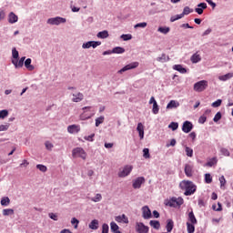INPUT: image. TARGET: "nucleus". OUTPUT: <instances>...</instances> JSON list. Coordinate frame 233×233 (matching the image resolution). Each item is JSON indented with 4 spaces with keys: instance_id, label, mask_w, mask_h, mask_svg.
<instances>
[{
    "instance_id": "nucleus-47",
    "label": "nucleus",
    "mask_w": 233,
    "mask_h": 233,
    "mask_svg": "<svg viewBox=\"0 0 233 233\" xmlns=\"http://www.w3.org/2000/svg\"><path fill=\"white\" fill-rule=\"evenodd\" d=\"M205 183L209 185V183H212V176H210V173L205 174Z\"/></svg>"
},
{
    "instance_id": "nucleus-54",
    "label": "nucleus",
    "mask_w": 233,
    "mask_h": 233,
    "mask_svg": "<svg viewBox=\"0 0 233 233\" xmlns=\"http://www.w3.org/2000/svg\"><path fill=\"white\" fill-rule=\"evenodd\" d=\"M152 112L155 115L159 114V106L157 104H153V108H152Z\"/></svg>"
},
{
    "instance_id": "nucleus-26",
    "label": "nucleus",
    "mask_w": 233,
    "mask_h": 233,
    "mask_svg": "<svg viewBox=\"0 0 233 233\" xmlns=\"http://www.w3.org/2000/svg\"><path fill=\"white\" fill-rule=\"evenodd\" d=\"M173 70H177L179 74H187V68L183 67L181 65H174Z\"/></svg>"
},
{
    "instance_id": "nucleus-16",
    "label": "nucleus",
    "mask_w": 233,
    "mask_h": 233,
    "mask_svg": "<svg viewBox=\"0 0 233 233\" xmlns=\"http://www.w3.org/2000/svg\"><path fill=\"white\" fill-rule=\"evenodd\" d=\"M115 221H116V223H125L126 225H128V217H127L125 214H122L115 217Z\"/></svg>"
},
{
    "instance_id": "nucleus-52",
    "label": "nucleus",
    "mask_w": 233,
    "mask_h": 233,
    "mask_svg": "<svg viewBox=\"0 0 233 233\" xmlns=\"http://www.w3.org/2000/svg\"><path fill=\"white\" fill-rule=\"evenodd\" d=\"M219 182H220V188H223V187H225V185H227V179H225V176H221L218 178Z\"/></svg>"
},
{
    "instance_id": "nucleus-56",
    "label": "nucleus",
    "mask_w": 233,
    "mask_h": 233,
    "mask_svg": "<svg viewBox=\"0 0 233 233\" xmlns=\"http://www.w3.org/2000/svg\"><path fill=\"white\" fill-rule=\"evenodd\" d=\"M147 22L138 23L134 25V28H147Z\"/></svg>"
},
{
    "instance_id": "nucleus-59",
    "label": "nucleus",
    "mask_w": 233,
    "mask_h": 233,
    "mask_svg": "<svg viewBox=\"0 0 233 233\" xmlns=\"http://www.w3.org/2000/svg\"><path fill=\"white\" fill-rule=\"evenodd\" d=\"M220 119H221V112H218L215 115L213 121H214V123H218V121H219Z\"/></svg>"
},
{
    "instance_id": "nucleus-49",
    "label": "nucleus",
    "mask_w": 233,
    "mask_h": 233,
    "mask_svg": "<svg viewBox=\"0 0 233 233\" xmlns=\"http://www.w3.org/2000/svg\"><path fill=\"white\" fill-rule=\"evenodd\" d=\"M192 12H194L193 9H190V7L186 6V7H184L182 14L184 15H188V14H192Z\"/></svg>"
},
{
    "instance_id": "nucleus-63",
    "label": "nucleus",
    "mask_w": 233,
    "mask_h": 233,
    "mask_svg": "<svg viewBox=\"0 0 233 233\" xmlns=\"http://www.w3.org/2000/svg\"><path fill=\"white\" fill-rule=\"evenodd\" d=\"M49 218H50V219H53V221H57V219H58L57 214H56V213H49Z\"/></svg>"
},
{
    "instance_id": "nucleus-35",
    "label": "nucleus",
    "mask_w": 233,
    "mask_h": 233,
    "mask_svg": "<svg viewBox=\"0 0 233 233\" xmlns=\"http://www.w3.org/2000/svg\"><path fill=\"white\" fill-rule=\"evenodd\" d=\"M157 32H160V34H164V35H167V34H168V32H170V27L160 26V27H158Z\"/></svg>"
},
{
    "instance_id": "nucleus-5",
    "label": "nucleus",
    "mask_w": 233,
    "mask_h": 233,
    "mask_svg": "<svg viewBox=\"0 0 233 233\" xmlns=\"http://www.w3.org/2000/svg\"><path fill=\"white\" fill-rule=\"evenodd\" d=\"M208 86V81L207 80H201L194 84V90L195 92H203L207 90Z\"/></svg>"
},
{
    "instance_id": "nucleus-62",
    "label": "nucleus",
    "mask_w": 233,
    "mask_h": 233,
    "mask_svg": "<svg viewBox=\"0 0 233 233\" xmlns=\"http://www.w3.org/2000/svg\"><path fill=\"white\" fill-rule=\"evenodd\" d=\"M109 227H108V224H103L102 225V233H108V230H109Z\"/></svg>"
},
{
    "instance_id": "nucleus-34",
    "label": "nucleus",
    "mask_w": 233,
    "mask_h": 233,
    "mask_svg": "<svg viewBox=\"0 0 233 233\" xmlns=\"http://www.w3.org/2000/svg\"><path fill=\"white\" fill-rule=\"evenodd\" d=\"M0 203L2 207H8V205H10V198L8 197L2 198Z\"/></svg>"
},
{
    "instance_id": "nucleus-23",
    "label": "nucleus",
    "mask_w": 233,
    "mask_h": 233,
    "mask_svg": "<svg viewBox=\"0 0 233 233\" xmlns=\"http://www.w3.org/2000/svg\"><path fill=\"white\" fill-rule=\"evenodd\" d=\"M89 228H91V230H97V228H99V220L97 219H93L89 225H88Z\"/></svg>"
},
{
    "instance_id": "nucleus-30",
    "label": "nucleus",
    "mask_w": 233,
    "mask_h": 233,
    "mask_svg": "<svg viewBox=\"0 0 233 233\" xmlns=\"http://www.w3.org/2000/svg\"><path fill=\"white\" fill-rule=\"evenodd\" d=\"M149 225L150 227H153V228H156V230H159L161 228V224L158 220H150Z\"/></svg>"
},
{
    "instance_id": "nucleus-32",
    "label": "nucleus",
    "mask_w": 233,
    "mask_h": 233,
    "mask_svg": "<svg viewBox=\"0 0 233 233\" xmlns=\"http://www.w3.org/2000/svg\"><path fill=\"white\" fill-rule=\"evenodd\" d=\"M108 32L106 30L98 32L96 35V37H98V39H106V37H108Z\"/></svg>"
},
{
    "instance_id": "nucleus-3",
    "label": "nucleus",
    "mask_w": 233,
    "mask_h": 233,
    "mask_svg": "<svg viewBox=\"0 0 233 233\" xmlns=\"http://www.w3.org/2000/svg\"><path fill=\"white\" fill-rule=\"evenodd\" d=\"M183 203H185V200L183 199V198L173 197L168 200L167 205V207H171L173 208H177V207H181V205H183Z\"/></svg>"
},
{
    "instance_id": "nucleus-15",
    "label": "nucleus",
    "mask_w": 233,
    "mask_h": 233,
    "mask_svg": "<svg viewBox=\"0 0 233 233\" xmlns=\"http://www.w3.org/2000/svg\"><path fill=\"white\" fill-rule=\"evenodd\" d=\"M72 96H73V98H72L73 103H81V101L85 99V96L81 92L73 93Z\"/></svg>"
},
{
    "instance_id": "nucleus-43",
    "label": "nucleus",
    "mask_w": 233,
    "mask_h": 233,
    "mask_svg": "<svg viewBox=\"0 0 233 233\" xmlns=\"http://www.w3.org/2000/svg\"><path fill=\"white\" fill-rule=\"evenodd\" d=\"M110 228H111V232H116L119 230V226H117L116 222L112 221L110 223Z\"/></svg>"
},
{
    "instance_id": "nucleus-7",
    "label": "nucleus",
    "mask_w": 233,
    "mask_h": 233,
    "mask_svg": "<svg viewBox=\"0 0 233 233\" xmlns=\"http://www.w3.org/2000/svg\"><path fill=\"white\" fill-rule=\"evenodd\" d=\"M73 157H81V159H86V152L83 147H76L72 151Z\"/></svg>"
},
{
    "instance_id": "nucleus-25",
    "label": "nucleus",
    "mask_w": 233,
    "mask_h": 233,
    "mask_svg": "<svg viewBox=\"0 0 233 233\" xmlns=\"http://www.w3.org/2000/svg\"><path fill=\"white\" fill-rule=\"evenodd\" d=\"M179 106V102L176 100H171L167 105V109L170 110L172 108H177Z\"/></svg>"
},
{
    "instance_id": "nucleus-60",
    "label": "nucleus",
    "mask_w": 233,
    "mask_h": 233,
    "mask_svg": "<svg viewBox=\"0 0 233 233\" xmlns=\"http://www.w3.org/2000/svg\"><path fill=\"white\" fill-rule=\"evenodd\" d=\"M45 145H46V150H52V148H54V144H52V142L50 141H46Z\"/></svg>"
},
{
    "instance_id": "nucleus-27",
    "label": "nucleus",
    "mask_w": 233,
    "mask_h": 233,
    "mask_svg": "<svg viewBox=\"0 0 233 233\" xmlns=\"http://www.w3.org/2000/svg\"><path fill=\"white\" fill-rule=\"evenodd\" d=\"M12 65H14L15 68H23L25 63L22 60H11Z\"/></svg>"
},
{
    "instance_id": "nucleus-58",
    "label": "nucleus",
    "mask_w": 233,
    "mask_h": 233,
    "mask_svg": "<svg viewBox=\"0 0 233 233\" xmlns=\"http://www.w3.org/2000/svg\"><path fill=\"white\" fill-rule=\"evenodd\" d=\"M71 225H75L74 228H77V227L79 226V221L77 220V218H73L71 219Z\"/></svg>"
},
{
    "instance_id": "nucleus-17",
    "label": "nucleus",
    "mask_w": 233,
    "mask_h": 233,
    "mask_svg": "<svg viewBox=\"0 0 233 233\" xmlns=\"http://www.w3.org/2000/svg\"><path fill=\"white\" fill-rule=\"evenodd\" d=\"M80 130H81V127L77 125H71L67 127V132L69 134H77L78 132H80Z\"/></svg>"
},
{
    "instance_id": "nucleus-9",
    "label": "nucleus",
    "mask_w": 233,
    "mask_h": 233,
    "mask_svg": "<svg viewBox=\"0 0 233 233\" xmlns=\"http://www.w3.org/2000/svg\"><path fill=\"white\" fill-rule=\"evenodd\" d=\"M145 178L144 177H138L132 181V187L135 190L141 188L142 185H145Z\"/></svg>"
},
{
    "instance_id": "nucleus-1",
    "label": "nucleus",
    "mask_w": 233,
    "mask_h": 233,
    "mask_svg": "<svg viewBox=\"0 0 233 233\" xmlns=\"http://www.w3.org/2000/svg\"><path fill=\"white\" fill-rule=\"evenodd\" d=\"M179 188L181 190H185L184 195L186 196H192L196 194V190H198V186L194 184V182L190 180H182L179 183Z\"/></svg>"
},
{
    "instance_id": "nucleus-55",
    "label": "nucleus",
    "mask_w": 233,
    "mask_h": 233,
    "mask_svg": "<svg viewBox=\"0 0 233 233\" xmlns=\"http://www.w3.org/2000/svg\"><path fill=\"white\" fill-rule=\"evenodd\" d=\"M221 103H222V100L218 99L217 101L211 104V106H213V108H218V106H221Z\"/></svg>"
},
{
    "instance_id": "nucleus-33",
    "label": "nucleus",
    "mask_w": 233,
    "mask_h": 233,
    "mask_svg": "<svg viewBox=\"0 0 233 233\" xmlns=\"http://www.w3.org/2000/svg\"><path fill=\"white\" fill-rule=\"evenodd\" d=\"M196 224H192L190 222H187V233H194L196 231Z\"/></svg>"
},
{
    "instance_id": "nucleus-50",
    "label": "nucleus",
    "mask_w": 233,
    "mask_h": 233,
    "mask_svg": "<svg viewBox=\"0 0 233 233\" xmlns=\"http://www.w3.org/2000/svg\"><path fill=\"white\" fill-rule=\"evenodd\" d=\"M220 152H221L222 156H226L227 157H228L230 156V151H228V149H227L225 147H221Z\"/></svg>"
},
{
    "instance_id": "nucleus-41",
    "label": "nucleus",
    "mask_w": 233,
    "mask_h": 233,
    "mask_svg": "<svg viewBox=\"0 0 233 233\" xmlns=\"http://www.w3.org/2000/svg\"><path fill=\"white\" fill-rule=\"evenodd\" d=\"M218 164V158L212 157L208 162H207L206 167H214V165Z\"/></svg>"
},
{
    "instance_id": "nucleus-64",
    "label": "nucleus",
    "mask_w": 233,
    "mask_h": 233,
    "mask_svg": "<svg viewBox=\"0 0 233 233\" xmlns=\"http://www.w3.org/2000/svg\"><path fill=\"white\" fill-rule=\"evenodd\" d=\"M198 207H199L200 208H203V207H205V200L199 198V199H198Z\"/></svg>"
},
{
    "instance_id": "nucleus-2",
    "label": "nucleus",
    "mask_w": 233,
    "mask_h": 233,
    "mask_svg": "<svg viewBox=\"0 0 233 233\" xmlns=\"http://www.w3.org/2000/svg\"><path fill=\"white\" fill-rule=\"evenodd\" d=\"M83 113L80 115L81 121H86L96 116V107L94 106H84L82 107Z\"/></svg>"
},
{
    "instance_id": "nucleus-19",
    "label": "nucleus",
    "mask_w": 233,
    "mask_h": 233,
    "mask_svg": "<svg viewBox=\"0 0 233 233\" xmlns=\"http://www.w3.org/2000/svg\"><path fill=\"white\" fill-rule=\"evenodd\" d=\"M207 3H200L198 5V7L195 8V12L198 14V15H201L203 14V10H207Z\"/></svg>"
},
{
    "instance_id": "nucleus-6",
    "label": "nucleus",
    "mask_w": 233,
    "mask_h": 233,
    "mask_svg": "<svg viewBox=\"0 0 233 233\" xmlns=\"http://www.w3.org/2000/svg\"><path fill=\"white\" fill-rule=\"evenodd\" d=\"M46 23H47V25L59 26V25H63V24L66 23V18H63L61 16H56V17L47 19Z\"/></svg>"
},
{
    "instance_id": "nucleus-10",
    "label": "nucleus",
    "mask_w": 233,
    "mask_h": 233,
    "mask_svg": "<svg viewBox=\"0 0 233 233\" xmlns=\"http://www.w3.org/2000/svg\"><path fill=\"white\" fill-rule=\"evenodd\" d=\"M97 46H101V42L99 41H88L82 45V48L86 50L88 48H97Z\"/></svg>"
},
{
    "instance_id": "nucleus-18",
    "label": "nucleus",
    "mask_w": 233,
    "mask_h": 233,
    "mask_svg": "<svg viewBox=\"0 0 233 233\" xmlns=\"http://www.w3.org/2000/svg\"><path fill=\"white\" fill-rule=\"evenodd\" d=\"M137 131L138 132V136L140 139L145 138V126H143V123H138L137 127Z\"/></svg>"
},
{
    "instance_id": "nucleus-28",
    "label": "nucleus",
    "mask_w": 233,
    "mask_h": 233,
    "mask_svg": "<svg viewBox=\"0 0 233 233\" xmlns=\"http://www.w3.org/2000/svg\"><path fill=\"white\" fill-rule=\"evenodd\" d=\"M157 61H158V63H167L170 61V56H167L166 54H162L161 56L157 58Z\"/></svg>"
},
{
    "instance_id": "nucleus-39",
    "label": "nucleus",
    "mask_w": 233,
    "mask_h": 233,
    "mask_svg": "<svg viewBox=\"0 0 233 233\" xmlns=\"http://www.w3.org/2000/svg\"><path fill=\"white\" fill-rule=\"evenodd\" d=\"M12 57H13V60L19 59V51H17L15 47L12 48Z\"/></svg>"
},
{
    "instance_id": "nucleus-4",
    "label": "nucleus",
    "mask_w": 233,
    "mask_h": 233,
    "mask_svg": "<svg viewBox=\"0 0 233 233\" xmlns=\"http://www.w3.org/2000/svg\"><path fill=\"white\" fill-rule=\"evenodd\" d=\"M132 170H134V167L130 165H127L124 167L119 169L117 176L118 177H127V176H130V174L132 173Z\"/></svg>"
},
{
    "instance_id": "nucleus-37",
    "label": "nucleus",
    "mask_w": 233,
    "mask_h": 233,
    "mask_svg": "<svg viewBox=\"0 0 233 233\" xmlns=\"http://www.w3.org/2000/svg\"><path fill=\"white\" fill-rule=\"evenodd\" d=\"M113 54H125V48L121 46H116L112 49Z\"/></svg>"
},
{
    "instance_id": "nucleus-48",
    "label": "nucleus",
    "mask_w": 233,
    "mask_h": 233,
    "mask_svg": "<svg viewBox=\"0 0 233 233\" xmlns=\"http://www.w3.org/2000/svg\"><path fill=\"white\" fill-rule=\"evenodd\" d=\"M8 116V110L3 109L0 110V119H5V117Z\"/></svg>"
},
{
    "instance_id": "nucleus-12",
    "label": "nucleus",
    "mask_w": 233,
    "mask_h": 233,
    "mask_svg": "<svg viewBox=\"0 0 233 233\" xmlns=\"http://www.w3.org/2000/svg\"><path fill=\"white\" fill-rule=\"evenodd\" d=\"M142 218L144 219H150L152 218V211L148 206L142 207Z\"/></svg>"
},
{
    "instance_id": "nucleus-14",
    "label": "nucleus",
    "mask_w": 233,
    "mask_h": 233,
    "mask_svg": "<svg viewBox=\"0 0 233 233\" xmlns=\"http://www.w3.org/2000/svg\"><path fill=\"white\" fill-rule=\"evenodd\" d=\"M184 172L187 177H192V176H194V166L190 164H186Z\"/></svg>"
},
{
    "instance_id": "nucleus-24",
    "label": "nucleus",
    "mask_w": 233,
    "mask_h": 233,
    "mask_svg": "<svg viewBox=\"0 0 233 233\" xmlns=\"http://www.w3.org/2000/svg\"><path fill=\"white\" fill-rule=\"evenodd\" d=\"M25 66L27 70H29V72H32V70H34L35 67L32 65V59L31 58H27L25 59V61L24 62Z\"/></svg>"
},
{
    "instance_id": "nucleus-45",
    "label": "nucleus",
    "mask_w": 233,
    "mask_h": 233,
    "mask_svg": "<svg viewBox=\"0 0 233 233\" xmlns=\"http://www.w3.org/2000/svg\"><path fill=\"white\" fill-rule=\"evenodd\" d=\"M212 209L215 210V212H221V210H223V206L221 205V203H218V208L216 206V204H214L212 206Z\"/></svg>"
},
{
    "instance_id": "nucleus-36",
    "label": "nucleus",
    "mask_w": 233,
    "mask_h": 233,
    "mask_svg": "<svg viewBox=\"0 0 233 233\" xmlns=\"http://www.w3.org/2000/svg\"><path fill=\"white\" fill-rule=\"evenodd\" d=\"M185 152L187 157H192L194 156V149L188 147L187 146L185 147Z\"/></svg>"
},
{
    "instance_id": "nucleus-20",
    "label": "nucleus",
    "mask_w": 233,
    "mask_h": 233,
    "mask_svg": "<svg viewBox=\"0 0 233 233\" xmlns=\"http://www.w3.org/2000/svg\"><path fill=\"white\" fill-rule=\"evenodd\" d=\"M17 21H19V17L15 14H14V12L9 13L8 23H10V25H14L17 23Z\"/></svg>"
},
{
    "instance_id": "nucleus-38",
    "label": "nucleus",
    "mask_w": 233,
    "mask_h": 233,
    "mask_svg": "<svg viewBox=\"0 0 233 233\" xmlns=\"http://www.w3.org/2000/svg\"><path fill=\"white\" fill-rule=\"evenodd\" d=\"M3 216H14V209L13 208H5L2 211Z\"/></svg>"
},
{
    "instance_id": "nucleus-42",
    "label": "nucleus",
    "mask_w": 233,
    "mask_h": 233,
    "mask_svg": "<svg viewBox=\"0 0 233 233\" xmlns=\"http://www.w3.org/2000/svg\"><path fill=\"white\" fill-rule=\"evenodd\" d=\"M94 203H99L101 199H103V196L101 194L97 193L94 198H90Z\"/></svg>"
},
{
    "instance_id": "nucleus-13",
    "label": "nucleus",
    "mask_w": 233,
    "mask_h": 233,
    "mask_svg": "<svg viewBox=\"0 0 233 233\" xmlns=\"http://www.w3.org/2000/svg\"><path fill=\"white\" fill-rule=\"evenodd\" d=\"M192 128H194V125H192V122L187 120L183 123L182 132L188 134L189 132H192Z\"/></svg>"
},
{
    "instance_id": "nucleus-29",
    "label": "nucleus",
    "mask_w": 233,
    "mask_h": 233,
    "mask_svg": "<svg viewBox=\"0 0 233 233\" xmlns=\"http://www.w3.org/2000/svg\"><path fill=\"white\" fill-rule=\"evenodd\" d=\"M166 228H167V232H172V230L174 228V220L167 219Z\"/></svg>"
},
{
    "instance_id": "nucleus-22",
    "label": "nucleus",
    "mask_w": 233,
    "mask_h": 233,
    "mask_svg": "<svg viewBox=\"0 0 233 233\" xmlns=\"http://www.w3.org/2000/svg\"><path fill=\"white\" fill-rule=\"evenodd\" d=\"M232 77H233V73L230 72V73H227L226 75L219 76L218 80L225 82L232 79Z\"/></svg>"
},
{
    "instance_id": "nucleus-46",
    "label": "nucleus",
    "mask_w": 233,
    "mask_h": 233,
    "mask_svg": "<svg viewBox=\"0 0 233 233\" xmlns=\"http://www.w3.org/2000/svg\"><path fill=\"white\" fill-rule=\"evenodd\" d=\"M168 128H171V130L176 131L177 128H179V124L177 122H171L168 125Z\"/></svg>"
},
{
    "instance_id": "nucleus-8",
    "label": "nucleus",
    "mask_w": 233,
    "mask_h": 233,
    "mask_svg": "<svg viewBox=\"0 0 233 233\" xmlns=\"http://www.w3.org/2000/svg\"><path fill=\"white\" fill-rule=\"evenodd\" d=\"M135 230L137 233H147L150 230V228L146 226L143 222H137Z\"/></svg>"
},
{
    "instance_id": "nucleus-11",
    "label": "nucleus",
    "mask_w": 233,
    "mask_h": 233,
    "mask_svg": "<svg viewBox=\"0 0 233 233\" xmlns=\"http://www.w3.org/2000/svg\"><path fill=\"white\" fill-rule=\"evenodd\" d=\"M137 66H139V62H132L118 70V74H123L124 72H127V70H134V68H137Z\"/></svg>"
},
{
    "instance_id": "nucleus-31",
    "label": "nucleus",
    "mask_w": 233,
    "mask_h": 233,
    "mask_svg": "<svg viewBox=\"0 0 233 233\" xmlns=\"http://www.w3.org/2000/svg\"><path fill=\"white\" fill-rule=\"evenodd\" d=\"M190 60L194 64L199 63V61H201V56H199V54L198 53H195L194 55H192Z\"/></svg>"
},
{
    "instance_id": "nucleus-21",
    "label": "nucleus",
    "mask_w": 233,
    "mask_h": 233,
    "mask_svg": "<svg viewBox=\"0 0 233 233\" xmlns=\"http://www.w3.org/2000/svg\"><path fill=\"white\" fill-rule=\"evenodd\" d=\"M187 219L192 225H198V219L196 218V215H194V211L188 213Z\"/></svg>"
},
{
    "instance_id": "nucleus-44",
    "label": "nucleus",
    "mask_w": 233,
    "mask_h": 233,
    "mask_svg": "<svg viewBox=\"0 0 233 233\" xmlns=\"http://www.w3.org/2000/svg\"><path fill=\"white\" fill-rule=\"evenodd\" d=\"M143 157H145V159H150V149L147 147L143 149Z\"/></svg>"
},
{
    "instance_id": "nucleus-40",
    "label": "nucleus",
    "mask_w": 233,
    "mask_h": 233,
    "mask_svg": "<svg viewBox=\"0 0 233 233\" xmlns=\"http://www.w3.org/2000/svg\"><path fill=\"white\" fill-rule=\"evenodd\" d=\"M105 123V116H100L99 117L96 118V127H99V125H103Z\"/></svg>"
},
{
    "instance_id": "nucleus-57",
    "label": "nucleus",
    "mask_w": 233,
    "mask_h": 233,
    "mask_svg": "<svg viewBox=\"0 0 233 233\" xmlns=\"http://www.w3.org/2000/svg\"><path fill=\"white\" fill-rule=\"evenodd\" d=\"M10 128V124L1 125L0 126V132H6Z\"/></svg>"
},
{
    "instance_id": "nucleus-53",
    "label": "nucleus",
    "mask_w": 233,
    "mask_h": 233,
    "mask_svg": "<svg viewBox=\"0 0 233 233\" xmlns=\"http://www.w3.org/2000/svg\"><path fill=\"white\" fill-rule=\"evenodd\" d=\"M120 39H123V41H130L132 39V35L127 34L120 35Z\"/></svg>"
},
{
    "instance_id": "nucleus-61",
    "label": "nucleus",
    "mask_w": 233,
    "mask_h": 233,
    "mask_svg": "<svg viewBox=\"0 0 233 233\" xmlns=\"http://www.w3.org/2000/svg\"><path fill=\"white\" fill-rule=\"evenodd\" d=\"M207 121V116L205 115H202L199 118H198V123H200V125H204Z\"/></svg>"
},
{
    "instance_id": "nucleus-51",
    "label": "nucleus",
    "mask_w": 233,
    "mask_h": 233,
    "mask_svg": "<svg viewBox=\"0 0 233 233\" xmlns=\"http://www.w3.org/2000/svg\"><path fill=\"white\" fill-rule=\"evenodd\" d=\"M36 168H37L38 170H40V172H46V170H48V168L46 167V166L42 165V164L36 165Z\"/></svg>"
}]
</instances>
